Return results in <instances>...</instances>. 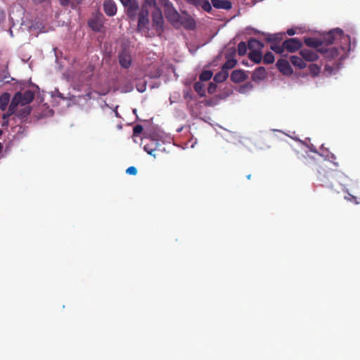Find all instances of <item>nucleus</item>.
Returning a JSON list of instances; mask_svg holds the SVG:
<instances>
[{
	"mask_svg": "<svg viewBox=\"0 0 360 360\" xmlns=\"http://www.w3.org/2000/svg\"><path fill=\"white\" fill-rule=\"evenodd\" d=\"M304 42L306 46L315 48L316 50L321 48V46L323 44L321 40L313 37H304Z\"/></svg>",
	"mask_w": 360,
	"mask_h": 360,
	"instance_id": "obj_18",
	"label": "nucleus"
},
{
	"mask_svg": "<svg viewBox=\"0 0 360 360\" xmlns=\"http://www.w3.org/2000/svg\"><path fill=\"white\" fill-rule=\"evenodd\" d=\"M248 45L245 42L241 41L238 45V53L239 56H243L247 52Z\"/></svg>",
	"mask_w": 360,
	"mask_h": 360,
	"instance_id": "obj_32",
	"label": "nucleus"
},
{
	"mask_svg": "<svg viewBox=\"0 0 360 360\" xmlns=\"http://www.w3.org/2000/svg\"><path fill=\"white\" fill-rule=\"evenodd\" d=\"M248 49L250 51L259 50L262 51L264 48V44L256 39L251 38L248 43Z\"/></svg>",
	"mask_w": 360,
	"mask_h": 360,
	"instance_id": "obj_22",
	"label": "nucleus"
},
{
	"mask_svg": "<svg viewBox=\"0 0 360 360\" xmlns=\"http://www.w3.org/2000/svg\"><path fill=\"white\" fill-rule=\"evenodd\" d=\"M159 27L160 26L161 23L163 22V17L161 11L159 9Z\"/></svg>",
	"mask_w": 360,
	"mask_h": 360,
	"instance_id": "obj_42",
	"label": "nucleus"
},
{
	"mask_svg": "<svg viewBox=\"0 0 360 360\" xmlns=\"http://www.w3.org/2000/svg\"><path fill=\"white\" fill-rule=\"evenodd\" d=\"M144 150L154 158L156 157L158 150V139L156 134L146 136L141 140Z\"/></svg>",
	"mask_w": 360,
	"mask_h": 360,
	"instance_id": "obj_4",
	"label": "nucleus"
},
{
	"mask_svg": "<svg viewBox=\"0 0 360 360\" xmlns=\"http://www.w3.org/2000/svg\"><path fill=\"white\" fill-rule=\"evenodd\" d=\"M284 34L283 33H278L273 35H269L266 38V41L270 43H276L278 44L281 40H283Z\"/></svg>",
	"mask_w": 360,
	"mask_h": 360,
	"instance_id": "obj_25",
	"label": "nucleus"
},
{
	"mask_svg": "<svg viewBox=\"0 0 360 360\" xmlns=\"http://www.w3.org/2000/svg\"><path fill=\"white\" fill-rule=\"evenodd\" d=\"M236 63H237L236 60H235L233 58H231V59L227 58V60L222 66V69L227 71L228 70H231V69L233 68L236 66Z\"/></svg>",
	"mask_w": 360,
	"mask_h": 360,
	"instance_id": "obj_28",
	"label": "nucleus"
},
{
	"mask_svg": "<svg viewBox=\"0 0 360 360\" xmlns=\"http://www.w3.org/2000/svg\"><path fill=\"white\" fill-rule=\"evenodd\" d=\"M153 25H158V20H156V15H155V13L153 14Z\"/></svg>",
	"mask_w": 360,
	"mask_h": 360,
	"instance_id": "obj_43",
	"label": "nucleus"
},
{
	"mask_svg": "<svg viewBox=\"0 0 360 360\" xmlns=\"http://www.w3.org/2000/svg\"><path fill=\"white\" fill-rule=\"evenodd\" d=\"M31 112V109L30 107H26L23 109L22 110V117H26L27 115H28Z\"/></svg>",
	"mask_w": 360,
	"mask_h": 360,
	"instance_id": "obj_39",
	"label": "nucleus"
},
{
	"mask_svg": "<svg viewBox=\"0 0 360 360\" xmlns=\"http://www.w3.org/2000/svg\"><path fill=\"white\" fill-rule=\"evenodd\" d=\"M325 69H326V70H331V68L328 65H326Z\"/></svg>",
	"mask_w": 360,
	"mask_h": 360,
	"instance_id": "obj_45",
	"label": "nucleus"
},
{
	"mask_svg": "<svg viewBox=\"0 0 360 360\" xmlns=\"http://www.w3.org/2000/svg\"><path fill=\"white\" fill-rule=\"evenodd\" d=\"M343 34V31L340 28L334 29L327 33L323 38L324 42L327 45L332 44L338 38Z\"/></svg>",
	"mask_w": 360,
	"mask_h": 360,
	"instance_id": "obj_10",
	"label": "nucleus"
},
{
	"mask_svg": "<svg viewBox=\"0 0 360 360\" xmlns=\"http://www.w3.org/2000/svg\"><path fill=\"white\" fill-rule=\"evenodd\" d=\"M211 3L216 8L229 10L232 7L231 2L229 0H211Z\"/></svg>",
	"mask_w": 360,
	"mask_h": 360,
	"instance_id": "obj_17",
	"label": "nucleus"
},
{
	"mask_svg": "<svg viewBox=\"0 0 360 360\" xmlns=\"http://www.w3.org/2000/svg\"><path fill=\"white\" fill-rule=\"evenodd\" d=\"M290 61L295 68L300 70L307 67V64L302 56H292L290 58Z\"/></svg>",
	"mask_w": 360,
	"mask_h": 360,
	"instance_id": "obj_19",
	"label": "nucleus"
},
{
	"mask_svg": "<svg viewBox=\"0 0 360 360\" xmlns=\"http://www.w3.org/2000/svg\"><path fill=\"white\" fill-rule=\"evenodd\" d=\"M119 63L123 68H129L131 64V56L126 50L123 49L118 55Z\"/></svg>",
	"mask_w": 360,
	"mask_h": 360,
	"instance_id": "obj_9",
	"label": "nucleus"
},
{
	"mask_svg": "<svg viewBox=\"0 0 360 360\" xmlns=\"http://www.w3.org/2000/svg\"><path fill=\"white\" fill-rule=\"evenodd\" d=\"M335 173L334 172L323 169V172H319L318 179L322 186H331L332 180L335 179Z\"/></svg>",
	"mask_w": 360,
	"mask_h": 360,
	"instance_id": "obj_8",
	"label": "nucleus"
},
{
	"mask_svg": "<svg viewBox=\"0 0 360 360\" xmlns=\"http://www.w3.org/2000/svg\"><path fill=\"white\" fill-rule=\"evenodd\" d=\"M34 98V94L30 90L25 91L23 94L21 92H17L14 95L11 103H13L15 101V106L17 108L19 104L25 105L30 103L33 101Z\"/></svg>",
	"mask_w": 360,
	"mask_h": 360,
	"instance_id": "obj_5",
	"label": "nucleus"
},
{
	"mask_svg": "<svg viewBox=\"0 0 360 360\" xmlns=\"http://www.w3.org/2000/svg\"><path fill=\"white\" fill-rule=\"evenodd\" d=\"M212 77V72L210 70H204L202 72L200 75V80L206 82L209 81Z\"/></svg>",
	"mask_w": 360,
	"mask_h": 360,
	"instance_id": "obj_33",
	"label": "nucleus"
},
{
	"mask_svg": "<svg viewBox=\"0 0 360 360\" xmlns=\"http://www.w3.org/2000/svg\"><path fill=\"white\" fill-rule=\"evenodd\" d=\"M349 196H351V197H352V198L356 199V198H355L354 196H353V195H350V194H349Z\"/></svg>",
	"mask_w": 360,
	"mask_h": 360,
	"instance_id": "obj_49",
	"label": "nucleus"
},
{
	"mask_svg": "<svg viewBox=\"0 0 360 360\" xmlns=\"http://www.w3.org/2000/svg\"><path fill=\"white\" fill-rule=\"evenodd\" d=\"M124 8L125 13L131 21H138L141 10L137 0H120Z\"/></svg>",
	"mask_w": 360,
	"mask_h": 360,
	"instance_id": "obj_3",
	"label": "nucleus"
},
{
	"mask_svg": "<svg viewBox=\"0 0 360 360\" xmlns=\"http://www.w3.org/2000/svg\"><path fill=\"white\" fill-rule=\"evenodd\" d=\"M200 7L208 13L211 12L212 10V5L208 0H200L199 8Z\"/></svg>",
	"mask_w": 360,
	"mask_h": 360,
	"instance_id": "obj_31",
	"label": "nucleus"
},
{
	"mask_svg": "<svg viewBox=\"0 0 360 360\" xmlns=\"http://www.w3.org/2000/svg\"><path fill=\"white\" fill-rule=\"evenodd\" d=\"M126 172L129 175H136L137 174V169L134 166H131L127 169Z\"/></svg>",
	"mask_w": 360,
	"mask_h": 360,
	"instance_id": "obj_36",
	"label": "nucleus"
},
{
	"mask_svg": "<svg viewBox=\"0 0 360 360\" xmlns=\"http://www.w3.org/2000/svg\"><path fill=\"white\" fill-rule=\"evenodd\" d=\"M11 100V95L8 93H4L0 96V110H6Z\"/></svg>",
	"mask_w": 360,
	"mask_h": 360,
	"instance_id": "obj_23",
	"label": "nucleus"
},
{
	"mask_svg": "<svg viewBox=\"0 0 360 360\" xmlns=\"http://www.w3.org/2000/svg\"><path fill=\"white\" fill-rule=\"evenodd\" d=\"M105 18L101 13H95L88 21L89 27L94 32H101L103 27Z\"/></svg>",
	"mask_w": 360,
	"mask_h": 360,
	"instance_id": "obj_6",
	"label": "nucleus"
},
{
	"mask_svg": "<svg viewBox=\"0 0 360 360\" xmlns=\"http://www.w3.org/2000/svg\"><path fill=\"white\" fill-rule=\"evenodd\" d=\"M155 7L156 0H145L139 13L137 31L146 34L149 31V11L148 7Z\"/></svg>",
	"mask_w": 360,
	"mask_h": 360,
	"instance_id": "obj_1",
	"label": "nucleus"
},
{
	"mask_svg": "<svg viewBox=\"0 0 360 360\" xmlns=\"http://www.w3.org/2000/svg\"><path fill=\"white\" fill-rule=\"evenodd\" d=\"M16 108H17L15 106V102L13 103H11L7 112L2 115L3 120H8V117L15 112Z\"/></svg>",
	"mask_w": 360,
	"mask_h": 360,
	"instance_id": "obj_26",
	"label": "nucleus"
},
{
	"mask_svg": "<svg viewBox=\"0 0 360 360\" xmlns=\"http://www.w3.org/2000/svg\"><path fill=\"white\" fill-rule=\"evenodd\" d=\"M270 48L272 51H275L276 53L278 54H282L285 51V48L283 47V44L279 45L276 43H271Z\"/></svg>",
	"mask_w": 360,
	"mask_h": 360,
	"instance_id": "obj_34",
	"label": "nucleus"
},
{
	"mask_svg": "<svg viewBox=\"0 0 360 360\" xmlns=\"http://www.w3.org/2000/svg\"><path fill=\"white\" fill-rule=\"evenodd\" d=\"M276 67L283 75H290L292 73L290 63L285 59H279L276 63Z\"/></svg>",
	"mask_w": 360,
	"mask_h": 360,
	"instance_id": "obj_13",
	"label": "nucleus"
},
{
	"mask_svg": "<svg viewBox=\"0 0 360 360\" xmlns=\"http://www.w3.org/2000/svg\"><path fill=\"white\" fill-rule=\"evenodd\" d=\"M228 71L222 69L214 75V80L217 83H221L224 82L228 78Z\"/></svg>",
	"mask_w": 360,
	"mask_h": 360,
	"instance_id": "obj_24",
	"label": "nucleus"
},
{
	"mask_svg": "<svg viewBox=\"0 0 360 360\" xmlns=\"http://www.w3.org/2000/svg\"><path fill=\"white\" fill-rule=\"evenodd\" d=\"M186 3L190 5L193 6L194 7L198 8L200 5V0H185Z\"/></svg>",
	"mask_w": 360,
	"mask_h": 360,
	"instance_id": "obj_37",
	"label": "nucleus"
},
{
	"mask_svg": "<svg viewBox=\"0 0 360 360\" xmlns=\"http://www.w3.org/2000/svg\"><path fill=\"white\" fill-rule=\"evenodd\" d=\"M159 4L164 6V13L167 20L174 27L179 26L181 15L168 0H159Z\"/></svg>",
	"mask_w": 360,
	"mask_h": 360,
	"instance_id": "obj_2",
	"label": "nucleus"
},
{
	"mask_svg": "<svg viewBox=\"0 0 360 360\" xmlns=\"http://www.w3.org/2000/svg\"><path fill=\"white\" fill-rule=\"evenodd\" d=\"M286 33L289 35V36H292V35H295L297 32H296V30L294 29V28H290V29H288L286 32Z\"/></svg>",
	"mask_w": 360,
	"mask_h": 360,
	"instance_id": "obj_40",
	"label": "nucleus"
},
{
	"mask_svg": "<svg viewBox=\"0 0 360 360\" xmlns=\"http://www.w3.org/2000/svg\"><path fill=\"white\" fill-rule=\"evenodd\" d=\"M267 76L266 70L264 67L257 68L252 75V79L254 82H259L264 79Z\"/></svg>",
	"mask_w": 360,
	"mask_h": 360,
	"instance_id": "obj_15",
	"label": "nucleus"
},
{
	"mask_svg": "<svg viewBox=\"0 0 360 360\" xmlns=\"http://www.w3.org/2000/svg\"><path fill=\"white\" fill-rule=\"evenodd\" d=\"M262 60L264 63L268 65L272 64L275 60V58L274 54L271 52L269 51L264 54V57H262Z\"/></svg>",
	"mask_w": 360,
	"mask_h": 360,
	"instance_id": "obj_29",
	"label": "nucleus"
},
{
	"mask_svg": "<svg viewBox=\"0 0 360 360\" xmlns=\"http://www.w3.org/2000/svg\"><path fill=\"white\" fill-rule=\"evenodd\" d=\"M248 78V75L245 71L242 70H235L231 72V79L235 83H240L245 81Z\"/></svg>",
	"mask_w": 360,
	"mask_h": 360,
	"instance_id": "obj_16",
	"label": "nucleus"
},
{
	"mask_svg": "<svg viewBox=\"0 0 360 360\" xmlns=\"http://www.w3.org/2000/svg\"><path fill=\"white\" fill-rule=\"evenodd\" d=\"M309 70L310 75L314 77L319 75L320 71H321V68L316 64H311L309 66Z\"/></svg>",
	"mask_w": 360,
	"mask_h": 360,
	"instance_id": "obj_30",
	"label": "nucleus"
},
{
	"mask_svg": "<svg viewBox=\"0 0 360 360\" xmlns=\"http://www.w3.org/2000/svg\"><path fill=\"white\" fill-rule=\"evenodd\" d=\"M283 47L288 52L294 53L302 47V42L297 38H290L283 42Z\"/></svg>",
	"mask_w": 360,
	"mask_h": 360,
	"instance_id": "obj_7",
	"label": "nucleus"
},
{
	"mask_svg": "<svg viewBox=\"0 0 360 360\" xmlns=\"http://www.w3.org/2000/svg\"><path fill=\"white\" fill-rule=\"evenodd\" d=\"M247 179H251V174H248V175L247 176Z\"/></svg>",
	"mask_w": 360,
	"mask_h": 360,
	"instance_id": "obj_46",
	"label": "nucleus"
},
{
	"mask_svg": "<svg viewBox=\"0 0 360 360\" xmlns=\"http://www.w3.org/2000/svg\"><path fill=\"white\" fill-rule=\"evenodd\" d=\"M194 90L199 94L200 96H204L205 95V91L204 89L203 84L200 82H197L193 85Z\"/></svg>",
	"mask_w": 360,
	"mask_h": 360,
	"instance_id": "obj_27",
	"label": "nucleus"
},
{
	"mask_svg": "<svg viewBox=\"0 0 360 360\" xmlns=\"http://www.w3.org/2000/svg\"><path fill=\"white\" fill-rule=\"evenodd\" d=\"M143 127L140 124H137L133 129V135L134 136H138L141 134V133L143 131Z\"/></svg>",
	"mask_w": 360,
	"mask_h": 360,
	"instance_id": "obj_35",
	"label": "nucleus"
},
{
	"mask_svg": "<svg viewBox=\"0 0 360 360\" xmlns=\"http://www.w3.org/2000/svg\"><path fill=\"white\" fill-rule=\"evenodd\" d=\"M216 88H217V85L214 83H210L209 84V86L207 88V91L209 94H213L215 90H216Z\"/></svg>",
	"mask_w": 360,
	"mask_h": 360,
	"instance_id": "obj_38",
	"label": "nucleus"
},
{
	"mask_svg": "<svg viewBox=\"0 0 360 360\" xmlns=\"http://www.w3.org/2000/svg\"><path fill=\"white\" fill-rule=\"evenodd\" d=\"M248 58L256 64H259L262 60V51L259 50L250 51Z\"/></svg>",
	"mask_w": 360,
	"mask_h": 360,
	"instance_id": "obj_20",
	"label": "nucleus"
},
{
	"mask_svg": "<svg viewBox=\"0 0 360 360\" xmlns=\"http://www.w3.org/2000/svg\"><path fill=\"white\" fill-rule=\"evenodd\" d=\"M182 25L186 29L193 30L195 28L196 24L193 18L188 17L182 19L180 18L179 25Z\"/></svg>",
	"mask_w": 360,
	"mask_h": 360,
	"instance_id": "obj_21",
	"label": "nucleus"
},
{
	"mask_svg": "<svg viewBox=\"0 0 360 360\" xmlns=\"http://www.w3.org/2000/svg\"><path fill=\"white\" fill-rule=\"evenodd\" d=\"M318 52L319 51H317V50L313 51L307 49H302L300 51V55L302 57L304 60L314 62L317 60L319 58Z\"/></svg>",
	"mask_w": 360,
	"mask_h": 360,
	"instance_id": "obj_11",
	"label": "nucleus"
},
{
	"mask_svg": "<svg viewBox=\"0 0 360 360\" xmlns=\"http://www.w3.org/2000/svg\"><path fill=\"white\" fill-rule=\"evenodd\" d=\"M2 148H3V146H2V144L0 143V152H1V150H2Z\"/></svg>",
	"mask_w": 360,
	"mask_h": 360,
	"instance_id": "obj_47",
	"label": "nucleus"
},
{
	"mask_svg": "<svg viewBox=\"0 0 360 360\" xmlns=\"http://www.w3.org/2000/svg\"><path fill=\"white\" fill-rule=\"evenodd\" d=\"M63 6H67L70 4V0H58Z\"/></svg>",
	"mask_w": 360,
	"mask_h": 360,
	"instance_id": "obj_41",
	"label": "nucleus"
},
{
	"mask_svg": "<svg viewBox=\"0 0 360 360\" xmlns=\"http://www.w3.org/2000/svg\"><path fill=\"white\" fill-rule=\"evenodd\" d=\"M103 11L108 16H114L117 13V6L113 0H104Z\"/></svg>",
	"mask_w": 360,
	"mask_h": 360,
	"instance_id": "obj_14",
	"label": "nucleus"
},
{
	"mask_svg": "<svg viewBox=\"0 0 360 360\" xmlns=\"http://www.w3.org/2000/svg\"><path fill=\"white\" fill-rule=\"evenodd\" d=\"M1 125L2 127H7L8 125V120H4Z\"/></svg>",
	"mask_w": 360,
	"mask_h": 360,
	"instance_id": "obj_44",
	"label": "nucleus"
},
{
	"mask_svg": "<svg viewBox=\"0 0 360 360\" xmlns=\"http://www.w3.org/2000/svg\"><path fill=\"white\" fill-rule=\"evenodd\" d=\"M319 53L323 54V56L328 59L332 60L335 58L339 55V51L335 47H330V48H320L317 49Z\"/></svg>",
	"mask_w": 360,
	"mask_h": 360,
	"instance_id": "obj_12",
	"label": "nucleus"
},
{
	"mask_svg": "<svg viewBox=\"0 0 360 360\" xmlns=\"http://www.w3.org/2000/svg\"><path fill=\"white\" fill-rule=\"evenodd\" d=\"M78 4L81 3L83 0H75Z\"/></svg>",
	"mask_w": 360,
	"mask_h": 360,
	"instance_id": "obj_48",
	"label": "nucleus"
}]
</instances>
